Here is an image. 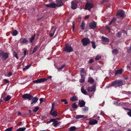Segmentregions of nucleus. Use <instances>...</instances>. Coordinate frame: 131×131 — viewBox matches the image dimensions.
<instances>
[{
	"mask_svg": "<svg viewBox=\"0 0 131 131\" xmlns=\"http://www.w3.org/2000/svg\"><path fill=\"white\" fill-rule=\"evenodd\" d=\"M52 107L51 111L50 112V114L53 117H56L58 115L57 112V111H54L53 109L54 108L55 103L54 102L52 103Z\"/></svg>",
	"mask_w": 131,
	"mask_h": 131,
	"instance_id": "f257e3e1",
	"label": "nucleus"
},
{
	"mask_svg": "<svg viewBox=\"0 0 131 131\" xmlns=\"http://www.w3.org/2000/svg\"><path fill=\"white\" fill-rule=\"evenodd\" d=\"M123 85V82L121 80H117L114 82L112 84V86L116 87L118 86H121Z\"/></svg>",
	"mask_w": 131,
	"mask_h": 131,
	"instance_id": "f03ea898",
	"label": "nucleus"
},
{
	"mask_svg": "<svg viewBox=\"0 0 131 131\" xmlns=\"http://www.w3.org/2000/svg\"><path fill=\"white\" fill-rule=\"evenodd\" d=\"M0 57L2 60H4L8 57V53L7 52L1 51L0 52Z\"/></svg>",
	"mask_w": 131,
	"mask_h": 131,
	"instance_id": "7ed1b4c3",
	"label": "nucleus"
},
{
	"mask_svg": "<svg viewBox=\"0 0 131 131\" xmlns=\"http://www.w3.org/2000/svg\"><path fill=\"white\" fill-rule=\"evenodd\" d=\"M64 50L67 52H71L73 51V49L71 46L69 44L65 45Z\"/></svg>",
	"mask_w": 131,
	"mask_h": 131,
	"instance_id": "20e7f679",
	"label": "nucleus"
},
{
	"mask_svg": "<svg viewBox=\"0 0 131 131\" xmlns=\"http://www.w3.org/2000/svg\"><path fill=\"white\" fill-rule=\"evenodd\" d=\"M81 41L82 43V45L84 46H86L89 44L90 42L89 39L88 38H84L81 40Z\"/></svg>",
	"mask_w": 131,
	"mask_h": 131,
	"instance_id": "39448f33",
	"label": "nucleus"
},
{
	"mask_svg": "<svg viewBox=\"0 0 131 131\" xmlns=\"http://www.w3.org/2000/svg\"><path fill=\"white\" fill-rule=\"evenodd\" d=\"M93 6L94 5L91 2H87L85 5V8L86 9L90 10Z\"/></svg>",
	"mask_w": 131,
	"mask_h": 131,
	"instance_id": "423d86ee",
	"label": "nucleus"
},
{
	"mask_svg": "<svg viewBox=\"0 0 131 131\" xmlns=\"http://www.w3.org/2000/svg\"><path fill=\"white\" fill-rule=\"evenodd\" d=\"M47 79L46 78H41L40 79H37L36 80H34L33 81V82L35 83H41L43 82L47 81Z\"/></svg>",
	"mask_w": 131,
	"mask_h": 131,
	"instance_id": "0eeeda50",
	"label": "nucleus"
},
{
	"mask_svg": "<svg viewBox=\"0 0 131 131\" xmlns=\"http://www.w3.org/2000/svg\"><path fill=\"white\" fill-rule=\"evenodd\" d=\"M125 13L123 11L120 10H119L116 14L117 16H119L120 17L123 18L125 16Z\"/></svg>",
	"mask_w": 131,
	"mask_h": 131,
	"instance_id": "6e6552de",
	"label": "nucleus"
},
{
	"mask_svg": "<svg viewBox=\"0 0 131 131\" xmlns=\"http://www.w3.org/2000/svg\"><path fill=\"white\" fill-rule=\"evenodd\" d=\"M23 99H27L29 100H31L32 97V96L30 94H24L22 96Z\"/></svg>",
	"mask_w": 131,
	"mask_h": 131,
	"instance_id": "1a4fd4ad",
	"label": "nucleus"
},
{
	"mask_svg": "<svg viewBox=\"0 0 131 131\" xmlns=\"http://www.w3.org/2000/svg\"><path fill=\"white\" fill-rule=\"evenodd\" d=\"M45 6L47 7L52 8H54L57 7H58L56 4L55 3H50L49 4H46Z\"/></svg>",
	"mask_w": 131,
	"mask_h": 131,
	"instance_id": "9d476101",
	"label": "nucleus"
},
{
	"mask_svg": "<svg viewBox=\"0 0 131 131\" xmlns=\"http://www.w3.org/2000/svg\"><path fill=\"white\" fill-rule=\"evenodd\" d=\"M11 96L8 95H7L6 97H5L4 94H3L2 96V98H3L4 100L5 101H9L11 98Z\"/></svg>",
	"mask_w": 131,
	"mask_h": 131,
	"instance_id": "9b49d317",
	"label": "nucleus"
},
{
	"mask_svg": "<svg viewBox=\"0 0 131 131\" xmlns=\"http://www.w3.org/2000/svg\"><path fill=\"white\" fill-rule=\"evenodd\" d=\"M56 2L58 7H60L63 5V3L62 0H56Z\"/></svg>",
	"mask_w": 131,
	"mask_h": 131,
	"instance_id": "f8f14e48",
	"label": "nucleus"
},
{
	"mask_svg": "<svg viewBox=\"0 0 131 131\" xmlns=\"http://www.w3.org/2000/svg\"><path fill=\"white\" fill-rule=\"evenodd\" d=\"M54 121L53 122V123L52 124V125L54 127H56L59 126L60 123L59 122H58L56 121V119H54Z\"/></svg>",
	"mask_w": 131,
	"mask_h": 131,
	"instance_id": "ddd939ff",
	"label": "nucleus"
},
{
	"mask_svg": "<svg viewBox=\"0 0 131 131\" xmlns=\"http://www.w3.org/2000/svg\"><path fill=\"white\" fill-rule=\"evenodd\" d=\"M98 121L96 119H92L90 120L89 122V124L90 125H92L96 124Z\"/></svg>",
	"mask_w": 131,
	"mask_h": 131,
	"instance_id": "4468645a",
	"label": "nucleus"
},
{
	"mask_svg": "<svg viewBox=\"0 0 131 131\" xmlns=\"http://www.w3.org/2000/svg\"><path fill=\"white\" fill-rule=\"evenodd\" d=\"M85 104V102L83 100L79 101V105L81 107L84 106Z\"/></svg>",
	"mask_w": 131,
	"mask_h": 131,
	"instance_id": "2eb2a0df",
	"label": "nucleus"
},
{
	"mask_svg": "<svg viewBox=\"0 0 131 131\" xmlns=\"http://www.w3.org/2000/svg\"><path fill=\"white\" fill-rule=\"evenodd\" d=\"M89 26L91 29H93L95 28L96 24L95 22L91 23L90 24Z\"/></svg>",
	"mask_w": 131,
	"mask_h": 131,
	"instance_id": "dca6fc26",
	"label": "nucleus"
},
{
	"mask_svg": "<svg viewBox=\"0 0 131 131\" xmlns=\"http://www.w3.org/2000/svg\"><path fill=\"white\" fill-rule=\"evenodd\" d=\"M38 99V98L36 96L34 97L31 99L32 102L31 103V104L36 103L37 102Z\"/></svg>",
	"mask_w": 131,
	"mask_h": 131,
	"instance_id": "f3484780",
	"label": "nucleus"
},
{
	"mask_svg": "<svg viewBox=\"0 0 131 131\" xmlns=\"http://www.w3.org/2000/svg\"><path fill=\"white\" fill-rule=\"evenodd\" d=\"M95 89V87L94 86L89 87L87 89V90L90 92L94 91Z\"/></svg>",
	"mask_w": 131,
	"mask_h": 131,
	"instance_id": "a211bd4d",
	"label": "nucleus"
},
{
	"mask_svg": "<svg viewBox=\"0 0 131 131\" xmlns=\"http://www.w3.org/2000/svg\"><path fill=\"white\" fill-rule=\"evenodd\" d=\"M20 42L22 43H24L28 41L26 38H21L19 40Z\"/></svg>",
	"mask_w": 131,
	"mask_h": 131,
	"instance_id": "6ab92c4d",
	"label": "nucleus"
},
{
	"mask_svg": "<svg viewBox=\"0 0 131 131\" xmlns=\"http://www.w3.org/2000/svg\"><path fill=\"white\" fill-rule=\"evenodd\" d=\"M123 71V69H122L117 70L116 72L115 75H116L117 74H121Z\"/></svg>",
	"mask_w": 131,
	"mask_h": 131,
	"instance_id": "aec40b11",
	"label": "nucleus"
},
{
	"mask_svg": "<svg viewBox=\"0 0 131 131\" xmlns=\"http://www.w3.org/2000/svg\"><path fill=\"white\" fill-rule=\"evenodd\" d=\"M77 4L76 3L73 2L71 3V7L73 9H75L77 8Z\"/></svg>",
	"mask_w": 131,
	"mask_h": 131,
	"instance_id": "412c9836",
	"label": "nucleus"
},
{
	"mask_svg": "<svg viewBox=\"0 0 131 131\" xmlns=\"http://www.w3.org/2000/svg\"><path fill=\"white\" fill-rule=\"evenodd\" d=\"M70 100L72 101H75L78 100V98L77 96H74L71 97L70 98Z\"/></svg>",
	"mask_w": 131,
	"mask_h": 131,
	"instance_id": "4be33fe9",
	"label": "nucleus"
},
{
	"mask_svg": "<svg viewBox=\"0 0 131 131\" xmlns=\"http://www.w3.org/2000/svg\"><path fill=\"white\" fill-rule=\"evenodd\" d=\"M88 81L91 83H93L94 82V80L91 77H90L88 78Z\"/></svg>",
	"mask_w": 131,
	"mask_h": 131,
	"instance_id": "5701e85b",
	"label": "nucleus"
},
{
	"mask_svg": "<svg viewBox=\"0 0 131 131\" xmlns=\"http://www.w3.org/2000/svg\"><path fill=\"white\" fill-rule=\"evenodd\" d=\"M101 38L103 41L105 42H108L109 41V39L105 37L102 36Z\"/></svg>",
	"mask_w": 131,
	"mask_h": 131,
	"instance_id": "b1692460",
	"label": "nucleus"
},
{
	"mask_svg": "<svg viewBox=\"0 0 131 131\" xmlns=\"http://www.w3.org/2000/svg\"><path fill=\"white\" fill-rule=\"evenodd\" d=\"M118 52V50L117 49H115L112 51V52L114 55H116L117 54Z\"/></svg>",
	"mask_w": 131,
	"mask_h": 131,
	"instance_id": "393cba45",
	"label": "nucleus"
},
{
	"mask_svg": "<svg viewBox=\"0 0 131 131\" xmlns=\"http://www.w3.org/2000/svg\"><path fill=\"white\" fill-rule=\"evenodd\" d=\"M77 128L74 126L71 127L69 129V131H74L76 130Z\"/></svg>",
	"mask_w": 131,
	"mask_h": 131,
	"instance_id": "a878e982",
	"label": "nucleus"
},
{
	"mask_svg": "<svg viewBox=\"0 0 131 131\" xmlns=\"http://www.w3.org/2000/svg\"><path fill=\"white\" fill-rule=\"evenodd\" d=\"M81 90L82 92L83 93V94H85V95H87V92L84 89V88L83 87H82L81 89Z\"/></svg>",
	"mask_w": 131,
	"mask_h": 131,
	"instance_id": "bb28decb",
	"label": "nucleus"
},
{
	"mask_svg": "<svg viewBox=\"0 0 131 131\" xmlns=\"http://www.w3.org/2000/svg\"><path fill=\"white\" fill-rule=\"evenodd\" d=\"M35 34L33 36H31L29 38V40L30 42L31 43L32 42L33 40L35 39Z\"/></svg>",
	"mask_w": 131,
	"mask_h": 131,
	"instance_id": "cd10ccee",
	"label": "nucleus"
},
{
	"mask_svg": "<svg viewBox=\"0 0 131 131\" xmlns=\"http://www.w3.org/2000/svg\"><path fill=\"white\" fill-rule=\"evenodd\" d=\"M17 34V31L16 30H14L12 32V35L13 36H15Z\"/></svg>",
	"mask_w": 131,
	"mask_h": 131,
	"instance_id": "c85d7f7f",
	"label": "nucleus"
},
{
	"mask_svg": "<svg viewBox=\"0 0 131 131\" xmlns=\"http://www.w3.org/2000/svg\"><path fill=\"white\" fill-rule=\"evenodd\" d=\"M38 49L37 46H36L34 48V49L32 51V54H33Z\"/></svg>",
	"mask_w": 131,
	"mask_h": 131,
	"instance_id": "c756f323",
	"label": "nucleus"
},
{
	"mask_svg": "<svg viewBox=\"0 0 131 131\" xmlns=\"http://www.w3.org/2000/svg\"><path fill=\"white\" fill-rule=\"evenodd\" d=\"M88 109L89 108L88 107H85L82 108V110L83 111L85 112H87V111H88Z\"/></svg>",
	"mask_w": 131,
	"mask_h": 131,
	"instance_id": "7c9ffc66",
	"label": "nucleus"
},
{
	"mask_svg": "<svg viewBox=\"0 0 131 131\" xmlns=\"http://www.w3.org/2000/svg\"><path fill=\"white\" fill-rule=\"evenodd\" d=\"M25 127L20 128L17 129L16 131H24L26 129Z\"/></svg>",
	"mask_w": 131,
	"mask_h": 131,
	"instance_id": "2f4dec72",
	"label": "nucleus"
},
{
	"mask_svg": "<svg viewBox=\"0 0 131 131\" xmlns=\"http://www.w3.org/2000/svg\"><path fill=\"white\" fill-rule=\"evenodd\" d=\"M84 115H77L75 117V118L76 119H78L79 118H81L82 117L84 116Z\"/></svg>",
	"mask_w": 131,
	"mask_h": 131,
	"instance_id": "473e14b6",
	"label": "nucleus"
},
{
	"mask_svg": "<svg viewBox=\"0 0 131 131\" xmlns=\"http://www.w3.org/2000/svg\"><path fill=\"white\" fill-rule=\"evenodd\" d=\"M72 107L73 108L75 109L77 108L78 106L75 103H74L72 104Z\"/></svg>",
	"mask_w": 131,
	"mask_h": 131,
	"instance_id": "72a5a7b5",
	"label": "nucleus"
},
{
	"mask_svg": "<svg viewBox=\"0 0 131 131\" xmlns=\"http://www.w3.org/2000/svg\"><path fill=\"white\" fill-rule=\"evenodd\" d=\"M84 26L85 23L84 21H82L81 25V27L83 30H84Z\"/></svg>",
	"mask_w": 131,
	"mask_h": 131,
	"instance_id": "f704fd0d",
	"label": "nucleus"
},
{
	"mask_svg": "<svg viewBox=\"0 0 131 131\" xmlns=\"http://www.w3.org/2000/svg\"><path fill=\"white\" fill-rule=\"evenodd\" d=\"M91 43L93 48L94 49H95L96 47L95 45V42L94 41H92Z\"/></svg>",
	"mask_w": 131,
	"mask_h": 131,
	"instance_id": "c9c22d12",
	"label": "nucleus"
},
{
	"mask_svg": "<svg viewBox=\"0 0 131 131\" xmlns=\"http://www.w3.org/2000/svg\"><path fill=\"white\" fill-rule=\"evenodd\" d=\"M39 107H36L33 110V111L34 112H36L39 110Z\"/></svg>",
	"mask_w": 131,
	"mask_h": 131,
	"instance_id": "e433bc0d",
	"label": "nucleus"
},
{
	"mask_svg": "<svg viewBox=\"0 0 131 131\" xmlns=\"http://www.w3.org/2000/svg\"><path fill=\"white\" fill-rule=\"evenodd\" d=\"M30 65H29L27 66L25 68H24L23 69V70L24 71L25 70H27V69H28L29 68V67H30Z\"/></svg>",
	"mask_w": 131,
	"mask_h": 131,
	"instance_id": "4c0bfd02",
	"label": "nucleus"
},
{
	"mask_svg": "<svg viewBox=\"0 0 131 131\" xmlns=\"http://www.w3.org/2000/svg\"><path fill=\"white\" fill-rule=\"evenodd\" d=\"M122 35V33L120 32H118L116 36L118 37H120Z\"/></svg>",
	"mask_w": 131,
	"mask_h": 131,
	"instance_id": "58836bf2",
	"label": "nucleus"
},
{
	"mask_svg": "<svg viewBox=\"0 0 131 131\" xmlns=\"http://www.w3.org/2000/svg\"><path fill=\"white\" fill-rule=\"evenodd\" d=\"M61 101L62 102H64V104H67L68 103V102L67 101V100L66 99H62L61 100Z\"/></svg>",
	"mask_w": 131,
	"mask_h": 131,
	"instance_id": "ea45409f",
	"label": "nucleus"
},
{
	"mask_svg": "<svg viewBox=\"0 0 131 131\" xmlns=\"http://www.w3.org/2000/svg\"><path fill=\"white\" fill-rule=\"evenodd\" d=\"M13 128V127H11L6 129L5 130V131H12V129Z\"/></svg>",
	"mask_w": 131,
	"mask_h": 131,
	"instance_id": "a19ab883",
	"label": "nucleus"
},
{
	"mask_svg": "<svg viewBox=\"0 0 131 131\" xmlns=\"http://www.w3.org/2000/svg\"><path fill=\"white\" fill-rule=\"evenodd\" d=\"M101 56H100L97 55L96 56V58L95 59L96 60H99L100 58H101Z\"/></svg>",
	"mask_w": 131,
	"mask_h": 131,
	"instance_id": "79ce46f5",
	"label": "nucleus"
},
{
	"mask_svg": "<svg viewBox=\"0 0 131 131\" xmlns=\"http://www.w3.org/2000/svg\"><path fill=\"white\" fill-rule=\"evenodd\" d=\"M14 56L17 59H18V57L17 54V53H16L15 52V51L14 52Z\"/></svg>",
	"mask_w": 131,
	"mask_h": 131,
	"instance_id": "37998d69",
	"label": "nucleus"
},
{
	"mask_svg": "<svg viewBox=\"0 0 131 131\" xmlns=\"http://www.w3.org/2000/svg\"><path fill=\"white\" fill-rule=\"evenodd\" d=\"M65 65H63L61 66V67L59 68H57V69H58V70H62L63 68L64 67H65Z\"/></svg>",
	"mask_w": 131,
	"mask_h": 131,
	"instance_id": "c03bdc74",
	"label": "nucleus"
},
{
	"mask_svg": "<svg viewBox=\"0 0 131 131\" xmlns=\"http://www.w3.org/2000/svg\"><path fill=\"white\" fill-rule=\"evenodd\" d=\"M94 60L93 59H90L89 61V62L90 63H92L94 61Z\"/></svg>",
	"mask_w": 131,
	"mask_h": 131,
	"instance_id": "a18cd8bd",
	"label": "nucleus"
},
{
	"mask_svg": "<svg viewBox=\"0 0 131 131\" xmlns=\"http://www.w3.org/2000/svg\"><path fill=\"white\" fill-rule=\"evenodd\" d=\"M55 31H56V29H55L53 31V34H50V36L51 37H52L53 36V35L54 34V32Z\"/></svg>",
	"mask_w": 131,
	"mask_h": 131,
	"instance_id": "49530a36",
	"label": "nucleus"
},
{
	"mask_svg": "<svg viewBox=\"0 0 131 131\" xmlns=\"http://www.w3.org/2000/svg\"><path fill=\"white\" fill-rule=\"evenodd\" d=\"M116 20V18H114L111 21L113 23H115Z\"/></svg>",
	"mask_w": 131,
	"mask_h": 131,
	"instance_id": "de8ad7c7",
	"label": "nucleus"
},
{
	"mask_svg": "<svg viewBox=\"0 0 131 131\" xmlns=\"http://www.w3.org/2000/svg\"><path fill=\"white\" fill-rule=\"evenodd\" d=\"M54 121V119H51L50 121H48L47 122V124H48L49 123L51 122H53Z\"/></svg>",
	"mask_w": 131,
	"mask_h": 131,
	"instance_id": "09e8293b",
	"label": "nucleus"
},
{
	"mask_svg": "<svg viewBox=\"0 0 131 131\" xmlns=\"http://www.w3.org/2000/svg\"><path fill=\"white\" fill-rule=\"evenodd\" d=\"M74 21H73V26H72V28H73V31H74V29L75 28V24H74Z\"/></svg>",
	"mask_w": 131,
	"mask_h": 131,
	"instance_id": "8fccbe9b",
	"label": "nucleus"
},
{
	"mask_svg": "<svg viewBox=\"0 0 131 131\" xmlns=\"http://www.w3.org/2000/svg\"><path fill=\"white\" fill-rule=\"evenodd\" d=\"M84 81V80L83 79H82L80 80V82L81 83L83 82Z\"/></svg>",
	"mask_w": 131,
	"mask_h": 131,
	"instance_id": "3c124183",
	"label": "nucleus"
},
{
	"mask_svg": "<svg viewBox=\"0 0 131 131\" xmlns=\"http://www.w3.org/2000/svg\"><path fill=\"white\" fill-rule=\"evenodd\" d=\"M130 112L128 113L127 114L130 116L131 117V110H129Z\"/></svg>",
	"mask_w": 131,
	"mask_h": 131,
	"instance_id": "603ef678",
	"label": "nucleus"
},
{
	"mask_svg": "<svg viewBox=\"0 0 131 131\" xmlns=\"http://www.w3.org/2000/svg\"><path fill=\"white\" fill-rule=\"evenodd\" d=\"M81 73H85V71L84 70V69H82L81 70Z\"/></svg>",
	"mask_w": 131,
	"mask_h": 131,
	"instance_id": "864d4df0",
	"label": "nucleus"
},
{
	"mask_svg": "<svg viewBox=\"0 0 131 131\" xmlns=\"http://www.w3.org/2000/svg\"><path fill=\"white\" fill-rule=\"evenodd\" d=\"M12 74V73L11 72H9L8 74V77L10 76Z\"/></svg>",
	"mask_w": 131,
	"mask_h": 131,
	"instance_id": "5fc2aeb1",
	"label": "nucleus"
},
{
	"mask_svg": "<svg viewBox=\"0 0 131 131\" xmlns=\"http://www.w3.org/2000/svg\"><path fill=\"white\" fill-rule=\"evenodd\" d=\"M108 1V0H102V1L101 2V3L102 4L104 2H107Z\"/></svg>",
	"mask_w": 131,
	"mask_h": 131,
	"instance_id": "6e6d98bb",
	"label": "nucleus"
},
{
	"mask_svg": "<svg viewBox=\"0 0 131 131\" xmlns=\"http://www.w3.org/2000/svg\"><path fill=\"white\" fill-rule=\"evenodd\" d=\"M89 15H88L85 16V19H86L88 18L89 17Z\"/></svg>",
	"mask_w": 131,
	"mask_h": 131,
	"instance_id": "4d7b16f0",
	"label": "nucleus"
},
{
	"mask_svg": "<svg viewBox=\"0 0 131 131\" xmlns=\"http://www.w3.org/2000/svg\"><path fill=\"white\" fill-rule=\"evenodd\" d=\"M40 103H41L43 101V98H41L40 99Z\"/></svg>",
	"mask_w": 131,
	"mask_h": 131,
	"instance_id": "13d9d810",
	"label": "nucleus"
},
{
	"mask_svg": "<svg viewBox=\"0 0 131 131\" xmlns=\"http://www.w3.org/2000/svg\"><path fill=\"white\" fill-rule=\"evenodd\" d=\"M84 73H82L81 72L80 75L82 77H83L84 76Z\"/></svg>",
	"mask_w": 131,
	"mask_h": 131,
	"instance_id": "bf43d9fd",
	"label": "nucleus"
},
{
	"mask_svg": "<svg viewBox=\"0 0 131 131\" xmlns=\"http://www.w3.org/2000/svg\"><path fill=\"white\" fill-rule=\"evenodd\" d=\"M24 56H25L26 55V50H24Z\"/></svg>",
	"mask_w": 131,
	"mask_h": 131,
	"instance_id": "052dcab7",
	"label": "nucleus"
},
{
	"mask_svg": "<svg viewBox=\"0 0 131 131\" xmlns=\"http://www.w3.org/2000/svg\"><path fill=\"white\" fill-rule=\"evenodd\" d=\"M106 28L109 30L110 29V28L108 26H106Z\"/></svg>",
	"mask_w": 131,
	"mask_h": 131,
	"instance_id": "680f3d73",
	"label": "nucleus"
},
{
	"mask_svg": "<svg viewBox=\"0 0 131 131\" xmlns=\"http://www.w3.org/2000/svg\"><path fill=\"white\" fill-rule=\"evenodd\" d=\"M126 93L127 94H131V92L130 91H128V92H126Z\"/></svg>",
	"mask_w": 131,
	"mask_h": 131,
	"instance_id": "e2e57ef3",
	"label": "nucleus"
},
{
	"mask_svg": "<svg viewBox=\"0 0 131 131\" xmlns=\"http://www.w3.org/2000/svg\"><path fill=\"white\" fill-rule=\"evenodd\" d=\"M17 114H18V115H20L21 114V113L20 112H18V113Z\"/></svg>",
	"mask_w": 131,
	"mask_h": 131,
	"instance_id": "0e129e2a",
	"label": "nucleus"
},
{
	"mask_svg": "<svg viewBox=\"0 0 131 131\" xmlns=\"http://www.w3.org/2000/svg\"><path fill=\"white\" fill-rule=\"evenodd\" d=\"M52 78V76H49L48 77V78H47V79H49V78Z\"/></svg>",
	"mask_w": 131,
	"mask_h": 131,
	"instance_id": "69168bd1",
	"label": "nucleus"
},
{
	"mask_svg": "<svg viewBox=\"0 0 131 131\" xmlns=\"http://www.w3.org/2000/svg\"><path fill=\"white\" fill-rule=\"evenodd\" d=\"M112 23H113V22H112V21H111V22H110L109 23V25H111L112 24Z\"/></svg>",
	"mask_w": 131,
	"mask_h": 131,
	"instance_id": "338daca9",
	"label": "nucleus"
},
{
	"mask_svg": "<svg viewBox=\"0 0 131 131\" xmlns=\"http://www.w3.org/2000/svg\"><path fill=\"white\" fill-rule=\"evenodd\" d=\"M103 113L102 111H101L100 113V114L101 115H103Z\"/></svg>",
	"mask_w": 131,
	"mask_h": 131,
	"instance_id": "774afa93",
	"label": "nucleus"
}]
</instances>
